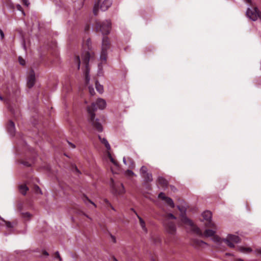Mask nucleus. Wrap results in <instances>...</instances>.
Returning <instances> with one entry per match:
<instances>
[{"label": "nucleus", "instance_id": "1", "mask_svg": "<svg viewBox=\"0 0 261 261\" xmlns=\"http://www.w3.org/2000/svg\"><path fill=\"white\" fill-rule=\"evenodd\" d=\"M106 101L102 98H98L95 102H93L90 106L87 107V111L89 115V122L92 124L95 130L98 132H101L103 130V127L101 124L99 122L98 119H95V111L98 109L100 110L104 109L106 107Z\"/></svg>", "mask_w": 261, "mask_h": 261}, {"label": "nucleus", "instance_id": "2", "mask_svg": "<svg viewBox=\"0 0 261 261\" xmlns=\"http://www.w3.org/2000/svg\"><path fill=\"white\" fill-rule=\"evenodd\" d=\"M107 34L103 36L102 44H101V51L100 54V60L102 63H106L107 59L108 50L110 48V42L109 38L106 36Z\"/></svg>", "mask_w": 261, "mask_h": 261}, {"label": "nucleus", "instance_id": "3", "mask_svg": "<svg viewBox=\"0 0 261 261\" xmlns=\"http://www.w3.org/2000/svg\"><path fill=\"white\" fill-rule=\"evenodd\" d=\"M251 8L247 9L246 15L247 17L253 21H256L258 18L261 20V12L259 10L257 7L254 6L252 2L248 3Z\"/></svg>", "mask_w": 261, "mask_h": 261}, {"label": "nucleus", "instance_id": "4", "mask_svg": "<svg viewBox=\"0 0 261 261\" xmlns=\"http://www.w3.org/2000/svg\"><path fill=\"white\" fill-rule=\"evenodd\" d=\"M95 28L97 32L110 33L111 29V23L109 20L103 21H96Z\"/></svg>", "mask_w": 261, "mask_h": 261}, {"label": "nucleus", "instance_id": "5", "mask_svg": "<svg viewBox=\"0 0 261 261\" xmlns=\"http://www.w3.org/2000/svg\"><path fill=\"white\" fill-rule=\"evenodd\" d=\"M164 226L167 233L171 236H175L176 234V227L174 222L169 220H165Z\"/></svg>", "mask_w": 261, "mask_h": 261}, {"label": "nucleus", "instance_id": "6", "mask_svg": "<svg viewBox=\"0 0 261 261\" xmlns=\"http://www.w3.org/2000/svg\"><path fill=\"white\" fill-rule=\"evenodd\" d=\"M202 215L203 219L206 221L205 223L206 227L216 229V225L212 221V214L210 211H205Z\"/></svg>", "mask_w": 261, "mask_h": 261}, {"label": "nucleus", "instance_id": "7", "mask_svg": "<svg viewBox=\"0 0 261 261\" xmlns=\"http://www.w3.org/2000/svg\"><path fill=\"white\" fill-rule=\"evenodd\" d=\"M222 241L230 248H233L234 247V245L233 243H239L240 242L241 239L238 236L228 234L227 238L226 239H224Z\"/></svg>", "mask_w": 261, "mask_h": 261}, {"label": "nucleus", "instance_id": "8", "mask_svg": "<svg viewBox=\"0 0 261 261\" xmlns=\"http://www.w3.org/2000/svg\"><path fill=\"white\" fill-rule=\"evenodd\" d=\"M91 58H92V55L89 51L84 52L82 55V62L86 66L85 75L87 74L89 75L90 69L88 67V65L89 62Z\"/></svg>", "mask_w": 261, "mask_h": 261}, {"label": "nucleus", "instance_id": "9", "mask_svg": "<svg viewBox=\"0 0 261 261\" xmlns=\"http://www.w3.org/2000/svg\"><path fill=\"white\" fill-rule=\"evenodd\" d=\"M111 187L115 194H121L125 192L124 187L122 184H120L119 185L116 186L114 184L113 179L111 178Z\"/></svg>", "mask_w": 261, "mask_h": 261}, {"label": "nucleus", "instance_id": "10", "mask_svg": "<svg viewBox=\"0 0 261 261\" xmlns=\"http://www.w3.org/2000/svg\"><path fill=\"white\" fill-rule=\"evenodd\" d=\"M35 83V74L33 70L30 72L27 80V86L29 88H32Z\"/></svg>", "mask_w": 261, "mask_h": 261}, {"label": "nucleus", "instance_id": "11", "mask_svg": "<svg viewBox=\"0 0 261 261\" xmlns=\"http://www.w3.org/2000/svg\"><path fill=\"white\" fill-rule=\"evenodd\" d=\"M123 162L125 165H127L128 168L134 169L135 167V162L129 157H128L127 159L124 157L123 158Z\"/></svg>", "mask_w": 261, "mask_h": 261}, {"label": "nucleus", "instance_id": "12", "mask_svg": "<svg viewBox=\"0 0 261 261\" xmlns=\"http://www.w3.org/2000/svg\"><path fill=\"white\" fill-rule=\"evenodd\" d=\"M112 4V0H105L101 5L100 9H101V11H105L107 10H108L109 7H111Z\"/></svg>", "mask_w": 261, "mask_h": 261}, {"label": "nucleus", "instance_id": "13", "mask_svg": "<svg viewBox=\"0 0 261 261\" xmlns=\"http://www.w3.org/2000/svg\"><path fill=\"white\" fill-rule=\"evenodd\" d=\"M7 129L8 132L12 135H14L15 128V124L12 121H9L8 125H7Z\"/></svg>", "mask_w": 261, "mask_h": 261}, {"label": "nucleus", "instance_id": "14", "mask_svg": "<svg viewBox=\"0 0 261 261\" xmlns=\"http://www.w3.org/2000/svg\"><path fill=\"white\" fill-rule=\"evenodd\" d=\"M207 245L206 243L198 239L194 240L193 242V246L195 248L203 247L204 245Z\"/></svg>", "mask_w": 261, "mask_h": 261}, {"label": "nucleus", "instance_id": "15", "mask_svg": "<svg viewBox=\"0 0 261 261\" xmlns=\"http://www.w3.org/2000/svg\"><path fill=\"white\" fill-rule=\"evenodd\" d=\"M213 229H206L203 233V236H204V237H213L214 235L216 233V229H215V228H213Z\"/></svg>", "mask_w": 261, "mask_h": 261}, {"label": "nucleus", "instance_id": "16", "mask_svg": "<svg viewBox=\"0 0 261 261\" xmlns=\"http://www.w3.org/2000/svg\"><path fill=\"white\" fill-rule=\"evenodd\" d=\"M98 138L100 141L105 145L106 148L108 150H110L111 149V146L109 143L108 141L106 138H102L100 135L98 136Z\"/></svg>", "mask_w": 261, "mask_h": 261}, {"label": "nucleus", "instance_id": "17", "mask_svg": "<svg viewBox=\"0 0 261 261\" xmlns=\"http://www.w3.org/2000/svg\"><path fill=\"white\" fill-rule=\"evenodd\" d=\"M136 215H137L138 218L139 219L140 224V225L141 226V228H142L143 230L145 232L147 233V228L146 227L145 221L137 214H136Z\"/></svg>", "mask_w": 261, "mask_h": 261}, {"label": "nucleus", "instance_id": "18", "mask_svg": "<svg viewBox=\"0 0 261 261\" xmlns=\"http://www.w3.org/2000/svg\"><path fill=\"white\" fill-rule=\"evenodd\" d=\"M144 178V180L146 182H150L153 180V178L151 173H147L142 176Z\"/></svg>", "mask_w": 261, "mask_h": 261}, {"label": "nucleus", "instance_id": "19", "mask_svg": "<svg viewBox=\"0 0 261 261\" xmlns=\"http://www.w3.org/2000/svg\"><path fill=\"white\" fill-rule=\"evenodd\" d=\"M181 221L182 223L187 224L189 226L193 225V222L186 216H183L181 218Z\"/></svg>", "mask_w": 261, "mask_h": 261}, {"label": "nucleus", "instance_id": "20", "mask_svg": "<svg viewBox=\"0 0 261 261\" xmlns=\"http://www.w3.org/2000/svg\"><path fill=\"white\" fill-rule=\"evenodd\" d=\"M191 226L192 227V230L195 233H196L197 234H198L199 236H201V237L203 236V234L199 227H198L197 226H196L194 224H193V226Z\"/></svg>", "mask_w": 261, "mask_h": 261}, {"label": "nucleus", "instance_id": "21", "mask_svg": "<svg viewBox=\"0 0 261 261\" xmlns=\"http://www.w3.org/2000/svg\"><path fill=\"white\" fill-rule=\"evenodd\" d=\"M158 181L159 184L162 187H166L167 186V180L163 178V177L159 176L158 178Z\"/></svg>", "mask_w": 261, "mask_h": 261}, {"label": "nucleus", "instance_id": "22", "mask_svg": "<svg viewBox=\"0 0 261 261\" xmlns=\"http://www.w3.org/2000/svg\"><path fill=\"white\" fill-rule=\"evenodd\" d=\"M238 250L241 252L246 253H250L252 251V249L250 247H244L242 246L239 247Z\"/></svg>", "mask_w": 261, "mask_h": 261}, {"label": "nucleus", "instance_id": "23", "mask_svg": "<svg viewBox=\"0 0 261 261\" xmlns=\"http://www.w3.org/2000/svg\"><path fill=\"white\" fill-rule=\"evenodd\" d=\"M29 188L25 185H22L19 186V191L23 195L26 194Z\"/></svg>", "mask_w": 261, "mask_h": 261}, {"label": "nucleus", "instance_id": "24", "mask_svg": "<svg viewBox=\"0 0 261 261\" xmlns=\"http://www.w3.org/2000/svg\"><path fill=\"white\" fill-rule=\"evenodd\" d=\"M95 87L96 90L100 93H102L103 91V86L99 84L97 81H95Z\"/></svg>", "mask_w": 261, "mask_h": 261}, {"label": "nucleus", "instance_id": "25", "mask_svg": "<svg viewBox=\"0 0 261 261\" xmlns=\"http://www.w3.org/2000/svg\"><path fill=\"white\" fill-rule=\"evenodd\" d=\"M99 2L95 3L93 8V13L95 15H97L98 14V9L99 8Z\"/></svg>", "mask_w": 261, "mask_h": 261}, {"label": "nucleus", "instance_id": "26", "mask_svg": "<svg viewBox=\"0 0 261 261\" xmlns=\"http://www.w3.org/2000/svg\"><path fill=\"white\" fill-rule=\"evenodd\" d=\"M212 240L214 242L218 243L219 244H220L222 243L221 239L217 235H214L212 238Z\"/></svg>", "mask_w": 261, "mask_h": 261}, {"label": "nucleus", "instance_id": "27", "mask_svg": "<svg viewBox=\"0 0 261 261\" xmlns=\"http://www.w3.org/2000/svg\"><path fill=\"white\" fill-rule=\"evenodd\" d=\"M165 201L171 207L173 208L174 207V204L173 201L172 200V199L171 198L167 197L166 199L165 200Z\"/></svg>", "mask_w": 261, "mask_h": 261}, {"label": "nucleus", "instance_id": "28", "mask_svg": "<svg viewBox=\"0 0 261 261\" xmlns=\"http://www.w3.org/2000/svg\"><path fill=\"white\" fill-rule=\"evenodd\" d=\"M147 171H148V169L146 166H142L140 170V172L141 175L142 176L143 175L147 173H148Z\"/></svg>", "mask_w": 261, "mask_h": 261}, {"label": "nucleus", "instance_id": "29", "mask_svg": "<svg viewBox=\"0 0 261 261\" xmlns=\"http://www.w3.org/2000/svg\"><path fill=\"white\" fill-rule=\"evenodd\" d=\"M83 200L86 204H87V202H89L90 203L92 204L95 207H96V205L90 199H89L86 195H84L83 197Z\"/></svg>", "mask_w": 261, "mask_h": 261}, {"label": "nucleus", "instance_id": "30", "mask_svg": "<svg viewBox=\"0 0 261 261\" xmlns=\"http://www.w3.org/2000/svg\"><path fill=\"white\" fill-rule=\"evenodd\" d=\"M124 174L127 177H131L135 175V173L131 170L129 169L125 172Z\"/></svg>", "mask_w": 261, "mask_h": 261}, {"label": "nucleus", "instance_id": "31", "mask_svg": "<svg viewBox=\"0 0 261 261\" xmlns=\"http://www.w3.org/2000/svg\"><path fill=\"white\" fill-rule=\"evenodd\" d=\"M108 157L110 159L111 162L112 163H113L115 165L117 166L118 165L117 162L116 161H115V160L113 158L111 153L109 151L108 152Z\"/></svg>", "mask_w": 261, "mask_h": 261}, {"label": "nucleus", "instance_id": "32", "mask_svg": "<svg viewBox=\"0 0 261 261\" xmlns=\"http://www.w3.org/2000/svg\"><path fill=\"white\" fill-rule=\"evenodd\" d=\"M75 62L76 63L77 68L79 70L80 69V64H81L80 59L79 56H76L75 57Z\"/></svg>", "mask_w": 261, "mask_h": 261}, {"label": "nucleus", "instance_id": "33", "mask_svg": "<svg viewBox=\"0 0 261 261\" xmlns=\"http://www.w3.org/2000/svg\"><path fill=\"white\" fill-rule=\"evenodd\" d=\"M21 215L22 217H23L24 218H28V219H30L32 216L31 214L28 212L22 213Z\"/></svg>", "mask_w": 261, "mask_h": 261}, {"label": "nucleus", "instance_id": "34", "mask_svg": "<svg viewBox=\"0 0 261 261\" xmlns=\"http://www.w3.org/2000/svg\"><path fill=\"white\" fill-rule=\"evenodd\" d=\"M169 219H176V217L172 214L169 213L166 215L165 220H169Z\"/></svg>", "mask_w": 261, "mask_h": 261}, {"label": "nucleus", "instance_id": "35", "mask_svg": "<svg viewBox=\"0 0 261 261\" xmlns=\"http://www.w3.org/2000/svg\"><path fill=\"white\" fill-rule=\"evenodd\" d=\"M34 191H35V192L37 193H40L42 194V191L39 187L37 185H35L34 186Z\"/></svg>", "mask_w": 261, "mask_h": 261}, {"label": "nucleus", "instance_id": "36", "mask_svg": "<svg viewBox=\"0 0 261 261\" xmlns=\"http://www.w3.org/2000/svg\"><path fill=\"white\" fill-rule=\"evenodd\" d=\"M158 197L162 199L163 200H165L167 198V196L165 195V194L163 192H161L158 196Z\"/></svg>", "mask_w": 261, "mask_h": 261}, {"label": "nucleus", "instance_id": "37", "mask_svg": "<svg viewBox=\"0 0 261 261\" xmlns=\"http://www.w3.org/2000/svg\"><path fill=\"white\" fill-rule=\"evenodd\" d=\"M5 225L6 226V227L7 228H13V227L12 224V223L10 222H9V221H6L5 222V224H4V225Z\"/></svg>", "mask_w": 261, "mask_h": 261}, {"label": "nucleus", "instance_id": "38", "mask_svg": "<svg viewBox=\"0 0 261 261\" xmlns=\"http://www.w3.org/2000/svg\"><path fill=\"white\" fill-rule=\"evenodd\" d=\"M18 60H19V62L20 64H21V65H25V61L22 58H21V57H19Z\"/></svg>", "mask_w": 261, "mask_h": 261}, {"label": "nucleus", "instance_id": "39", "mask_svg": "<svg viewBox=\"0 0 261 261\" xmlns=\"http://www.w3.org/2000/svg\"><path fill=\"white\" fill-rule=\"evenodd\" d=\"M89 93L90 94L93 96L95 94V91H94V88L92 87H91V86H89Z\"/></svg>", "mask_w": 261, "mask_h": 261}, {"label": "nucleus", "instance_id": "40", "mask_svg": "<svg viewBox=\"0 0 261 261\" xmlns=\"http://www.w3.org/2000/svg\"><path fill=\"white\" fill-rule=\"evenodd\" d=\"M55 255H56V257L57 258H58L59 259L60 261H62V258L60 256V255L59 254V251H56L55 252Z\"/></svg>", "mask_w": 261, "mask_h": 261}, {"label": "nucleus", "instance_id": "41", "mask_svg": "<svg viewBox=\"0 0 261 261\" xmlns=\"http://www.w3.org/2000/svg\"><path fill=\"white\" fill-rule=\"evenodd\" d=\"M85 80H86V83L87 84H88L89 81H90V76L88 74H87L85 75Z\"/></svg>", "mask_w": 261, "mask_h": 261}, {"label": "nucleus", "instance_id": "42", "mask_svg": "<svg viewBox=\"0 0 261 261\" xmlns=\"http://www.w3.org/2000/svg\"><path fill=\"white\" fill-rule=\"evenodd\" d=\"M22 4L26 6H28L29 5V1L28 0H22Z\"/></svg>", "mask_w": 261, "mask_h": 261}, {"label": "nucleus", "instance_id": "43", "mask_svg": "<svg viewBox=\"0 0 261 261\" xmlns=\"http://www.w3.org/2000/svg\"><path fill=\"white\" fill-rule=\"evenodd\" d=\"M5 221L6 220H5L3 218L0 217V225H4Z\"/></svg>", "mask_w": 261, "mask_h": 261}, {"label": "nucleus", "instance_id": "44", "mask_svg": "<svg viewBox=\"0 0 261 261\" xmlns=\"http://www.w3.org/2000/svg\"><path fill=\"white\" fill-rule=\"evenodd\" d=\"M16 9L18 10L22 11L23 12L22 8L21 6L20 5H16Z\"/></svg>", "mask_w": 261, "mask_h": 261}, {"label": "nucleus", "instance_id": "45", "mask_svg": "<svg viewBox=\"0 0 261 261\" xmlns=\"http://www.w3.org/2000/svg\"><path fill=\"white\" fill-rule=\"evenodd\" d=\"M91 44V40L90 39H88L87 40V45L88 46V48H90V45Z\"/></svg>", "mask_w": 261, "mask_h": 261}, {"label": "nucleus", "instance_id": "46", "mask_svg": "<svg viewBox=\"0 0 261 261\" xmlns=\"http://www.w3.org/2000/svg\"><path fill=\"white\" fill-rule=\"evenodd\" d=\"M89 29H90V25L89 24H87L85 27V31L86 32H87L89 30Z\"/></svg>", "mask_w": 261, "mask_h": 261}, {"label": "nucleus", "instance_id": "47", "mask_svg": "<svg viewBox=\"0 0 261 261\" xmlns=\"http://www.w3.org/2000/svg\"><path fill=\"white\" fill-rule=\"evenodd\" d=\"M22 164H23L24 165H25V166H28V167H29V166H31V164H29L28 162H22Z\"/></svg>", "mask_w": 261, "mask_h": 261}, {"label": "nucleus", "instance_id": "48", "mask_svg": "<svg viewBox=\"0 0 261 261\" xmlns=\"http://www.w3.org/2000/svg\"><path fill=\"white\" fill-rule=\"evenodd\" d=\"M255 252L256 254H260L261 255V248L260 249H256L255 250Z\"/></svg>", "mask_w": 261, "mask_h": 261}, {"label": "nucleus", "instance_id": "49", "mask_svg": "<svg viewBox=\"0 0 261 261\" xmlns=\"http://www.w3.org/2000/svg\"><path fill=\"white\" fill-rule=\"evenodd\" d=\"M111 237L112 240L113 241V242L114 243H116V240L115 237L114 236H112V235H111Z\"/></svg>", "mask_w": 261, "mask_h": 261}, {"label": "nucleus", "instance_id": "50", "mask_svg": "<svg viewBox=\"0 0 261 261\" xmlns=\"http://www.w3.org/2000/svg\"><path fill=\"white\" fill-rule=\"evenodd\" d=\"M104 201L108 205V206L111 205V203H110V202L107 199H105L104 200Z\"/></svg>", "mask_w": 261, "mask_h": 261}, {"label": "nucleus", "instance_id": "51", "mask_svg": "<svg viewBox=\"0 0 261 261\" xmlns=\"http://www.w3.org/2000/svg\"><path fill=\"white\" fill-rule=\"evenodd\" d=\"M69 144L71 146V147L73 148H74L75 147V146L74 144L68 142Z\"/></svg>", "mask_w": 261, "mask_h": 261}, {"label": "nucleus", "instance_id": "52", "mask_svg": "<svg viewBox=\"0 0 261 261\" xmlns=\"http://www.w3.org/2000/svg\"><path fill=\"white\" fill-rule=\"evenodd\" d=\"M43 254L44 255H46V256H48L49 255L48 253L46 251H45V250L43 251Z\"/></svg>", "mask_w": 261, "mask_h": 261}, {"label": "nucleus", "instance_id": "53", "mask_svg": "<svg viewBox=\"0 0 261 261\" xmlns=\"http://www.w3.org/2000/svg\"><path fill=\"white\" fill-rule=\"evenodd\" d=\"M83 215H84L85 216H86L87 218H88V219H89L90 220H92L91 218L88 215H87V214H86L85 213H83Z\"/></svg>", "mask_w": 261, "mask_h": 261}, {"label": "nucleus", "instance_id": "54", "mask_svg": "<svg viewBox=\"0 0 261 261\" xmlns=\"http://www.w3.org/2000/svg\"><path fill=\"white\" fill-rule=\"evenodd\" d=\"M75 170L77 173H80L79 170L77 169V168L76 166L75 167Z\"/></svg>", "mask_w": 261, "mask_h": 261}, {"label": "nucleus", "instance_id": "55", "mask_svg": "<svg viewBox=\"0 0 261 261\" xmlns=\"http://www.w3.org/2000/svg\"><path fill=\"white\" fill-rule=\"evenodd\" d=\"M1 34V39H3L4 38L5 34Z\"/></svg>", "mask_w": 261, "mask_h": 261}, {"label": "nucleus", "instance_id": "56", "mask_svg": "<svg viewBox=\"0 0 261 261\" xmlns=\"http://www.w3.org/2000/svg\"><path fill=\"white\" fill-rule=\"evenodd\" d=\"M246 3H250L251 2V0H244Z\"/></svg>", "mask_w": 261, "mask_h": 261}, {"label": "nucleus", "instance_id": "57", "mask_svg": "<svg viewBox=\"0 0 261 261\" xmlns=\"http://www.w3.org/2000/svg\"><path fill=\"white\" fill-rule=\"evenodd\" d=\"M171 190L173 191H175L176 189L174 186H171Z\"/></svg>", "mask_w": 261, "mask_h": 261}, {"label": "nucleus", "instance_id": "58", "mask_svg": "<svg viewBox=\"0 0 261 261\" xmlns=\"http://www.w3.org/2000/svg\"><path fill=\"white\" fill-rule=\"evenodd\" d=\"M113 210L115 211L114 207L111 204V205H109Z\"/></svg>", "mask_w": 261, "mask_h": 261}, {"label": "nucleus", "instance_id": "59", "mask_svg": "<svg viewBox=\"0 0 261 261\" xmlns=\"http://www.w3.org/2000/svg\"><path fill=\"white\" fill-rule=\"evenodd\" d=\"M113 258L114 261H118L117 260V259L116 258H115V257H113Z\"/></svg>", "mask_w": 261, "mask_h": 261}, {"label": "nucleus", "instance_id": "60", "mask_svg": "<svg viewBox=\"0 0 261 261\" xmlns=\"http://www.w3.org/2000/svg\"><path fill=\"white\" fill-rule=\"evenodd\" d=\"M0 100H3V98L0 95Z\"/></svg>", "mask_w": 261, "mask_h": 261}, {"label": "nucleus", "instance_id": "61", "mask_svg": "<svg viewBox=\"0 0 261 261\" xmlns=\"http://www.w3.org/2000/svg\"><path fill=\"white\" fill-rule=\"evenodd\" d=\"M0 100H3V98L0 95Z\"/></svg>", "mask_w": 261, "mask_h": 261}, {"label": "nucleus", "instance_id": "62", "mask_svg": "<svg viewBox=\"0 0 261 261\" xmlns=\"http://www.w3.org/2000/svg\"><path fill=\"white\" fill-rule=\"evenodd\" d=\"M132 211H134L136 214H137L133 208H132Z\"/></svg>", "mask_w": 261, "mask_h": 261}, {"label": "nucleus", "instance_id": "63", "mask_svg": "<svg viewBox=\"0 0 261 261\" xmlns=\"http://www.w3.org/2000/svg\"><path fill=\"white\" fill-rule=\"evenodd\" d=\"M0 33H3V31H2L1 29H0Z\"/></svg>", "mask_w": 261, "mask_h": 261}]
</instances>
